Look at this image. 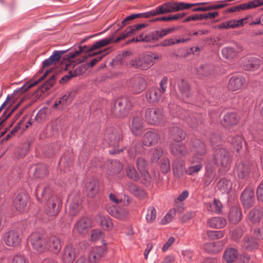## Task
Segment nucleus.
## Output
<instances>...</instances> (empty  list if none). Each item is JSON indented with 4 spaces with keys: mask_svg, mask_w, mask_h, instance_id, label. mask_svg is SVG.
Instances as JSON below:
<instances>
[{
    "mask_svg": "<svg viewBox=\"0 0 263 263\" xmlns=\"http://www.w3.org/2000/svg\"><path fill=\"white\" fill-rule=\"evenodd\" d=\"M51 70H47L44 74L40 77L37 80L33 82H28L26 84H25L23 86H22L20 88L16 89L14 90L13 93L16 94L18 92H21V93H23L24 92L26 91L28 89L30 88L35 86L37 84H38L40 82L42 81L44 78L47 75L48 73L50 72Z\"/></svg>",
    "mask_w": 263,
    "mask_h": 263,
    "instance_id": "58836bf2",
    "label": "nucleus"
},
{
    "mask_svg": "<svg viewBox=\"0 0 263 263\" xmlns=\"http://www.w3.org/2000/svg\"><path fill=\"white\" fill-rule=\"evenodd\" d=\"M238 122V118L236 114L231 112L226 114L223 118L222 124L226 127L233 126Z\"/></svg>",
    "mask_w": 263,
    "mask_h": 263,
    "instance_id": "ea45409f",
    "label": "nucleus"
},
{
    "mask_svg": "<svg viewBox=\"0 0 263 263\" xmlns=\"http://www.w3.org/2000/svg\"><path fill=\"white\" fill-rule=\"evenodd\" d=\"M170 135L175 142H181L185 138V133L181 128L177 126L171 127Z\"/></svg>",
    "mask_w": 263,
    "mask_h": 263,
    "instance_id": "c756f323",
    "label": "nucleus"
},
{
    "mask_svg": "<svg viewBox=\"0 0 263 263\" xmlns=\"http://www.w3.org/2000/svg\"><path fill=\"white\" fill-rule=\"evenodd\" d=\"M131 106V103L127 98L120 97L115 101L111 111L116 117L123 118L128 114Z\"/></svg>",
    "mask_w": 263,
    "mask_h": 263,
    "instance_id": "7ed1b4c3",
    "label": "nucleus"
},
{
    "mask_svg": "<svg viewBox=\"0 0 263 263\" xmlns=\"http://www.w3.org/2000/svg\"><path fill=\"white\" fill-rule=\"evenodd\" d=\"M75 227L79 234L82 235L86 234L91 228L90 220L87 217H82L77 222Z\"/></svg>",
    "mask_w": 263,
    "mask_h": 263,
    "instance_id": "6ab92c4d",
    "label": "nucleus"
},
{
    "mask_svg": "<svg viewBox=\"0 0 263 263\" xmlns=\"http://www.w3.org/2000/svg\"><path fill=\"white\" fill-rule=\"evenodd\" d=\"M100 224L103 229L107 230H111L114 227L112 219L108 215L104 216L101 218Z\"/></svg>",
    "mask_w": 263,
    "mask_h": 263,
    "instance_id": "de8ad7c7",
    "label": "nucleus"
},
{
    "mask_svg": "<svg viewBox=\"0 0 263 263\" xmlns=\"http://www.w3.org/2000/svg\"><path fill=\"white\" fill-rule=\"evenodd\" d=\"M263 217V210L259 206H255L248 214V218L253 223L258 222Z\"/></svg>",
    "mask_w": 263,
    "mask_h": 263,
    "instance_id": "e433bc0d",
    "label": "nucleus"
},
{
    "mask_svg": "<svg viewBox=\"0 0 263 263\" xmlns=\"http://www.w3.org/2000/svg\"><path fill=\"white\" fill-rule=\"evenodd\" d=\"M147 86L146 81L142 77H138L132 79L129 82L130 91L135 94L142 92Z\"/></svg>",
    "mask_w": 263,
    "mask_h": 263,
    "instance_id": "1a4fd4ad",
    "label": "nucleus"
},
{
    "mask_svg": "<svg viewBox=\"0 0 263 263\" xmlns=\"http://www.w3.org/2000/svg\"><path fill=\"white\" fill-rule=\"evenodd\" d=\"M106 165L108 166L107 173L109 175L118 174L122 169V164L118 160H108Z\"/></svg>",
    "mask_w": 263,
    "mask_h": 263,
    "instance_id": "393cba45",
    "label": "nucleus"
},
{
    "mask_svg": "<svg viewBox=\"0 0 263 263\" xmlns=\"http://www.w3.org/2000/svg\"><path fill=\"white\" fill-rule=\"evenodd\" d=\"M171 151L173 155L180 156H185L187 153L185 145L180 142L173 143L171 145Z\"/></svg>",
    "mask_w": 263,
    "mask_h": 263,
    "instance_id": "cd10ccee",
    "label": "nucleus"
},
{
    "mask_svg": "<svg viewBox=\"0 0 263 263\" xmlns=\"http://www.w3.org/2000/svg\"><path fill=\"white\" fill-rule=\"evenodd\" d=\"M79 50H76L74 52H70L68 53V58L69 60H71L76 57L79 55L80 54H81L82 52L85 50L86 52H89V51H87L88 49L90 48L87 46L86 45H84L83 46H79Z\"/></svg>",
    "mask_w": 263,
    "mask_h": 263,
    "instance_id": "4d7b16f0",
    "label": "nucleus"
},
{
    "mask_svg": "<svg viewBox=\"0 0 263 263\" xmlns=\"http://www.w3.org/2000/svg\"><path fill=\"white\" fill-rule=\"evenodd\" d=\"M191 152L194 155L191 161L193 164L196 160H198V157L201 158V160H202V156L206 153L205 145L199 139H195L192 143Z\"/></svg>",
    "mask_w": 263,
    "mask_h": 263,
    "instance_id": "0eeeda50",
    "label": "nucleus"
},
{
    "mask_svg": "<svg viewBox=\"0 0 263 263\" xmlns=\"http://www.w3.org/2000/svg\"><path fill=\"white\" fill-rule=\"evenodd\" d=\"M5 243L10 247H16L20 245L21 236L16 230H12L7 232L4 236Z\"/></svg>",
    "mask_w": 263,
    "mask_h": 263,
    "instance_id": "9d476101",
    "label": "nucleus"
},
{
    "mask_svg": "<svg viewBox=\"0 0 263 263\" xmlns=\"http://www.w3.org/2000/svg\"><path fill=\"white\" fill-rule=\"evenodd\" d=\"M241 46L235 45L233 47H226L221 50V53L226 59H232L237 55V54L242 51Z\"/></svg>",
    "mask_w": 263,
    "mask_h": 263,
    "instance_id": "b1692460",
    "label": "nucleus"
},
{
    "mask_svg": "<svg viewBox=\"0 0 263 263\" xmlns=\"http://www.w3.org/2000/svg\"><path fill=\"white\" fill-rule=\"evenodd\" d=\"M173 170L174 175L178 177L186 174L185 162L181 160H175L173 163Z\"/></svg>",
    "mask_w": 263,
    "mask_h": 263,
    "instance_id": "7c9ffc66",
    "label": "nucleus"
},
{
    "mask_svg": "<svg viewBox=\"0 0 263 263\" xmlns=\"http://www.w3.org/2000/svg\"><path fill=\"white\" fill-rule=\"evenodd\" d=\"M69 202V212L71 216H76L82 209V199L80 193L72 192L67 199Z\"/></svg>",
    "mask_w": 263,
    "mask_h": 263,
    "instance_id": "423d86ee",
    "label": "nucleus"
},
{
    "mask_svg": "<svg viewBox=\"0 0 263 263\" xmlns=\"http://www.w3.org/2000/svg\"><path fill=\"white\" fill-rule=\"evenodd\" d=\"M121 138L120 134L116 130L111 133L108 130L105 135L104 139L109 145L115 147L119 146V143Z\"/></svg>",
    "mask_w": 263,
    "mask_h": 263,
    "instance_id": "4be33fe9",
    "label": "nucleus"
},
{
    "mask_svg": "<svg viewBox=\"0 0 263 263\" xmlns=\"http://www.w3.org/2000/svg\"><path fill=\"white\" fill-rule=\"evenodd\" d=\"M143 120L141 116H136L133 118L130 126L132 133L135 136H140L143 132Z\"/></svg>",
    "mask_w": 263,
    "mask_h": 263,
    "instance_id": "dca6fc26",
    "label": "nucleus"
},
{
    "mask_svg": "<svg viewBox=\"0 0 263 263\" xmlns=\"http://www.w3.org/2000/svg\"><path fill=\"white\" fill-rule=\"evenodd\" d=\"M85 192L89 197H94L99 190V182H86Z\"/></svg>",
    "mask_w": 263,
    "mask_h": 263,
    "instance_id": "4c0bfd02",
    "label": "nucleus"
},
{
    "mask_svg": "<svg viewBox=\"0 0 263 263\" xmlns=\"http://www.w3.org/2000/svg\"><path fill=\"white\" fill-rule=\"evenodd\" d=\"M207 236L211 240L218 239L223 236V232L221 230H210L207 232Z\"/></svg>",
    "mask_w": 263,
    "mask_h": 263,
    "instance_id": "603ef678",
    "label": "nucleus"
},
{
    "mask_svg": "<svg viewBox=\"0 0 263 263\" xmlns=\"http://www.w3.org/2000/svg\"><path fill=\"white\" fill-rule=\"evenodd\" d=\"M245 79L241 76H234L232 77L228 83V88L232 91H236L241 89L245 84Z\"/></svg>",
    "mask_w": 263,
    "mask_h": 263,
    "instance_id": "5701e85b",
    "label": "nucleus"
},
{
    "mask_svg": "<svg viewBox=\"0 0 263 263\" xmlns=\"http://www.w3.org/2000/svg\"><path fill=\"white\" fill-rule=\"evenodd\" d=\"M46 249L54 253H58L62 248L60 239L56 236L46 237Z\"/></svg>",
    "mask_w": 263,
    "mask_h": 263,
    "instance_id": "9b49d317",
    "label": "nucleus"
},
{
    "mask_svg": "<svg viewBox=\"0 0 263 263\" xmlns=\"http://www.w3.org/2000/svg\"><path fill=\"white\" fill-rule=\"evenodd\" d=\"M136 165L138 169L141 174L144 177V179L147 181L152 179L147 170V163L145 160L142 158H138L136 161Z\"/></svg>",
    "mask_w": 263,
    "mask_h": 263,
    "instance_id": "473e14b6",
    "label": "nucleus"
},
{
    "mask_svg": "<svg viewBox=\"0 0 263 263\" xmlns=\"http://www.w3.org/2000/svg\"><path fill=\"white\" fill-rule=\"evenodd\" d=\"M223 206L221 202L217 199L214 198L213 202L210 204L209 206V210L219 214L222 212Z\"/></svg>",
    "mask_w": 263,
    "mask_h": 263,
    "instance_id": "09e8293b",
    "label": "nucleus"
},
{
    "mask_svg": "<svg viewBox=\"0 0 263 263\" xmlns=\"http://www.w3.org/2000/svg\"><path fill=\"white\" fill-rule=\"evenodd\" d=\"M163 154L162 149L160 147H156L152 151V161H157Z\"/></svg>",
    "mask_w": 263,
    "mask_h": 263,
    "instance_id": "e2e57ef3",
    "label": "nucleus"
},
{
    "mask_svg": "<svg viewBox=\"0 0 263 263\" xmlns=\"http://www.w3.org/2000/svg\"><path fill=\"white\" fill-rule=\"evenodd\" d=\"M146 120L150 124L158 125L165 120L162 109L157 108H149L145 112Z\"/></svg>",
    "mask_w": 263,
    "mask_h": 263,
    "instance_id": "39448f33",
    "label": "nucleus"
},
{
    "mask_svg": "<svg viewBox=\"0 0 263 263\" xmlns=\"http://www.w3.org/2000/svg\"><path fill=\"white\" fill-rule=\"evenodd\" d=\"M244 246L248 250L252 251L257 249L258 245L255 238L248 236L244 239Z\"/></svg>",
    "mask_w": 263,
    "mask_h": 263,
    "instance_id": "a18cd8bd",
    "label": "nucleus"
},
{
    "mask_svg": "<svg viewBox=\"0 0 263 263\" xmlns=\"http://www.w3.org/2000/svg\"><path fill=\"white\" fill-rule=\"evenodd\" d=\"M55 76H52L50 78L44 83L40 88L41 91L44 93L47 90L49 89L55 83Z\"/></svg>",
    "mask_w": 263,
    "mask_h": 263,
    "instance_id": "13d9d810",
    "label": "nucleus"
},
{
    "mask_svg": "<svg viewBox=\"0 0 263 263\" xmlns=\"http://www.w3.org/2000/svg\"><path fill=\"white\" fill-rule=\"evenodd\" d=\"M176 212V209L175 208L171 209L168 213H167L166 215L162 219L161 222L163 224H165L172 221V217L173 215H175Z\"/></svg>",
    "mask_w": 263,
    "mask_h": 263,
    "instance_id": "052dcab7",
    "label": "nucleus"
},
{
    "mask_svg": "<svg viewBox=\"0 0 263 263\" xmlns=\"http://www.w3.org/2000/svg\"><path fill=\"white\" fill-rule=\"evenodd\" d=\"M108 212L110 215L116 218L121 219L123 217V214L121 212V210L117 207H109L108 209Z\"/></svg>",
    "mask_w": 263,
    "mask_h": 263,
    "instance_id": "6e6d98bb",
    "label": "nucleus"
},
{
    "mask_svg": "<svg viewBox=\"0 0 263 263\" xmlns=\"http://www.w3.org/2000/svg\"><path fill=\"white\" fill-rule=\"evenodd\" d=\"M178 87L183 98H187L190 96V86L186 82L183 80H180L178 82Z\"/></svg>",
    "mask_w": 263,
    "mask_h": 263,
    "instance_id": "79ce46f5",
    "label": "nucleus"
},
{
    "mask_svg": "<svg viewBox=\"0 0 263 263\" xmlns=\"http://www.w3.org/2000/svg\"><path fill=\"white\" fill-rule=\"evenodd\" d=\"M243 233V231L240 228H235L232 232V239L235 241L238 240L242 236Z\"/></svg>",
    "mask_w": 263,
    "mask_h": 263,
    "instance_id": "338daca9",
    "label": "nucleus"
},
{
    "mask_svg": "<svg viewBox=\"0 0 263 263\" xmlns=\"http://www.w3.org/2000/svg\"><path fill=\"white\" fill-rule=\"evenodd\" d=\"M126 175L128 178L131 179H136L138 177V173L135 167L131 165L127 166L126 169Z\"/></svg>",
    "mask_w": 263,
    "mask_h": 263,
    "instance_id": "680f3d73",
    "label": "nucleus"
},
{
    "mask_svg": "<svg viewBox=\"0 0 263 263\" xmlns=\"http://www.w3.org/2000/svg\"><path fill=\"white\" fill-rule=\"evenodd\" d=\"M216 244L212 242H207L204 245L203 249L209 253H217L218 252L219 249H214V245Z\"/></svg>",
    "mask_w": 263,
    "mask_h": 263,
    "instance_id": "0e129e2a",
    "label": "nucleus"
},
{
    "mask_svg": "<svg viewBox=\"0 0 263 263\" xmlns=\"http://www.w3.org/2000/svg\"><path fill=\"white\" fill-rule=\"evenodd\" d=\"M79 254L77 249L71 245H67L64 249L62 259L64 263H72Z\"/></svg>",
    "mask_w": 263,
    "mask_h": 263,
    "instance_id": "f8f14e48",
    "label": "nucleus"
},
{
    "mask_svg": "<svg viewBox=\"0 0 263 263\" xmlns=\"http://www.w3.org/2000/svg\"><path fill=\"white\" fill-rule=\"evenodd\" d=\"M242 138L240 136H236L232 138L231 141L232 147L236 153H239L242 148Z\"/></svg>",
    "mask_w": 263,
    "mask_h": 263,
    "instance_id": "49530a36",
    "label": "nucleus"
},
{
    "mask_svg": "<svg viewBox=\"0 0 263 263\" xmlns=\"http://www.w3.org/2000/svg\"><path fill=\"white\" fill-rule=\"evenodd\" d=\"M28 201V195L25 193H18L14 200V206L16 210L23 211L26 207Z\"/></svg>",
    "mask_w": 263,
    "mask_h": 263,
    "instance_id": "aec40b11",
    "label": "nucleus"
},
{
    "mask_svg": "<svg viewBox=\"0 0 263 263\" xmlns=\"http://www.w3.org/2000/svg\"><path fill=\"white\" fill-rule=\"evenodd\" d=\"M209 227L213 229H221L226 224V220L221 217H214L210 218L207 221Z\"/></svg>",
    "mask_w": 263,
    "mask_h": 263,
    "instance_id": "c9c22d12",
    "label": "nucleus"
},
{
    "mask_svg": "<svg viewBox=\"0 0 263 263\" xmlns=\"http://www.w3.org/2000/svg\"><path fill=\"white\" fill-rule=\"evenodd\" d=\"M238 256V252L237 249L229 248L224 251L223 258L227 263H232L236 260Z\"/></svg>",
    "mask_w": 263,
    "mask_h": 263,
    "instance_id": "f704fd0d",
    "label": "nucleus"
},
{
    "mask_svg": "<svg viewBox=\"0 0 263 263\" xmlns=\"http://www.w3.org/2000/svg\"><path fill=\"white\" fill-rule=\"evenodd\" d=\"M30 241L34 249L43 252L46 250V237L37 233H33L30 236Z\"/></svg>",
    "mask_w": 263,
    "mask_h": 263,
    "instance_id": "6e6552de",
    "label": "nucleus"
},
{
    "mask_svg": "<svg viewBox=\"0 0 263 263\" xmlns=\"http://www.w3.org/2000/svg\"><path fill=\"white\" fill-rule=\"evenodd\" d=\"M113 40L112 37H109L108 38H105L101 40L98 41L95 43L89 49H88L87 51H92L95 50L100 49L103 47L107 46L109 43H111Z\"/></svg>",
    "mask_w": 263,
    "mask_h": 263,
    "instance_id": "a19ab883",
    "label": "nucleus"
},
{
    "mask_svg": "<svg viewBox=\"0 0 263 263\" xmlns=\"http://www.w3.org/2000/svg\"><path fill=\"white\" fill-rule=\"evenodd\" d=\"M129 192L137 198L142 199L146 194L144 189L137 186L134 182H128L127 184Z\"/></svg>",
    "mask_w": 263,
    "mask_h": 263,
    "instance_id": "a878e982",
    "label": "nucleus"
},
{
    "mask_svg": "<svg viewBox=\"0 0 263 263\" xmlns=\"http://www.w3.org/2000/svg\"><path fill=\"white\" fill-rule=\"evenodd\" d=\"M260 60L256 58H250L243 63V67L246 70L254 71L260 68Z\"/></svg>",
    "mask_w": 263,
    "mask_h": 263,
    "instance_id": "bb28decb",
    "label": "nucleus"
},
{
    "mask_svg": "<svg viewBox=\"0 0 263 263\" xmlns=\"http://www.w3.org/2000/svg\"><path fill=\"white\" fill-rule=\"evenodd\" d=\"M160 139V135L157 131L151 130L146 132L143 137V143L145 146H151L156 144Z\"/></svg>",
    "mask_w": 263,
    "mask_h": 263,
    "instance_id": "a211bd4d",
    "label": "nucleus"
},
{
    "mask_svg": "<svg viewBox=\"0 0 263 263\" xmlns=\"http://www.w3.org/2000/svg\"><path fill=\"white\" fill-rule=\"evenodd\" d=\"M263 5V0H254L248 3L241 4L238 6L231 7L228 9V12L239 11L240 10L252 9Z\"/></svg>",
    "mask_w": 263,
    "mask_h": 263,
    "instance_id": "2eb2a0df",
    "label": "nucleus"
},
{
    "mask_svg": "<svg viewBox=\"0 0 263 263\" xmlns=\"http://www.w3.org/2000/svg\"><path fill=\"white\" fill-rule=\"evenodd\" d=\"M226 4H214L207 7H198L193 9V11H206L211 10L218 9L224 7Z\"/></svg>",
    "mask_w": 263,
    "mask_h": 263,
    "instance_id": "8fccbe9b",
    "label": "nucleus"
},
{
    "mask_svg": "<svg viewBox=\"0 0 263 263\" xmlns=\"http://www.w3.org/2000/svg\"><path fill=\"white\" fill-rule=\"evenodd\" d=\"M11 263H29V261L25 256L17 255L14 256Z\"/></svg>",
    "mask_w": 263,
    "mask_h": 263,
    "instance_id": "774afa93",
    "label": "nucleus"
},
{
    "mask_svg": "<svg viewBox=\"0 0 263 263\" xmlns=\"http://www.w3.org/2000/svg\"><path fill=\"white\" fill-rule=\"evenodd\" d=\"M174 5L175 7V12L184 9H188L192 6H193L192 4L185 3L183 2H174Z\"/></svg>",
    "mask_w": 263,
    "mask_h": 263,
    "instance_id": "bf43d9fd",
    "label": "nucleus"
},
{
    "mask_svg": "<svg viewBox=\"0 0 263 263\" xmlns=\"http://www.w3.org/2000/svg\"><path fill=\"white\" fill-rule=\"evenodd\" d=\"M214 159L216 164L220 167V172L226 173L229 170L231 160L227 150L223 148L216 149L214 154Z\"/></svg>",
    "mask_w": 263,
    "mask_h": 263,
    "instance_id": "f03ea898",
    "label": "nucleus"
},
{
    "mask_svg": "<svg viewBox=\"0 0 263 263\" xmlns=\"http://www.w3.org/2000/svg\"><path fill=\"white\" fill-rule=\"evenodd\" d=\"M11 100V97L9 95H8L5 101L2 104L1 106L0 107V112L3 109H6L5 111L3 112V115H5L6 117L3 119L0 118V126L1 124L4 122L5 120L8 119L11 114L14 111V110L16 109V108L18 107L19 104H17V106L14 107V108H12L11 111L9 113H7V110H8L10 106V104L9 103V102Z\"/></svg>",
    "mask_w": 263,
    "mask_h": 263,
    "instance_id": "72a5a7b5",
    "label": "nucleus"
},
{
    "mask_svg": "<svg viewBox=\"0 0 263 263\" xmlns=\"http://www.w3.org/2000/svg\"><path fill=\"white\" fill-rule=\"evenodd\" d=\"M154 64L152 55L149 54H145L136 57L129 62V65L132 67L141 70H146L152 67Z\"/></svg>",
    "mask_w": 263,
    "mask_h": 263,
    "instance_id": "20e7f679",
    "label": "nucleus"
},
{
    "mask_svg": "<svg viewBox=\"0 0 263 263\" xmlns=\"http://www.w3.org/2000/svg\"><path fill=\"white\" fill-rule=\"evenodd\" d=\"M145 25L143 24H136L133 26H129L127 27L125 30V33H126L128 36L135 34L138 30H140Z\"/></svg>",
    "mask_w": 263,
    "mask_h": 263,
    "instance_id": "864d4df0",
    "label": "nucleus"
},
{
    "mask_svg": "<svg viewBox=\"0 0 263 263\" xmlns=\"http://www.w3.org/2000/svg\"><path fill=\"white\" fill-rule=\"evenodd\" d=\"M64 52V51H54L52 55L48 59L45 60L43 62L42 69L47 68L53 64L55 63L60 60L62 54Z\"/></svg>",
    "mask_w": 263,
    "mask_h": 263,
    "instance_id": "c85d7f7f",
    "label": "nucleus"
},
{
    "mask_svg": "<svg viewBox=\"0 0 263 263\" xmlns=\"http://www.w3.org/2000/svg\"><path fill=\"white\" fill-rule=\"evenodd\" d=\"M251 164L247 161L240 162L237 167V174L240 179H247L251 173Z\"/></svg>",
    "mask_w": 263,
    "mask_h": 263,
    "instance_id": "f3484780",
    "label": "nucleus"
},
{
    "mask_svg": "<svg viewBox=\"0 0 263 263\" xmlns=\"http://www.w3.org/2000/svg\"><path fill=\"white\" fill-rule=\"evenodd\" d=\"M217 187L222 193H228L232 189V182H217Z\"/></svg>",
    "mask_w": 263,
    "mask_h": 263,
    "instance_id": "3c124183",
    "label": "nucleus"
},
{
    "mask_svg": "<svg viewBox=\"0 0 263 263\" xmlns=\"http://www.w3.org/2000/svg\"><path fill=\"white\" fill-rule=\"evenodd\" d=\"M241 201L245 209H249L254 204V192L251 189H246L241 195Z\"/></svg>",
    "mask_w": 263,
    "mask_h": 263,
    "instance_id": "4468645a",
    "label": "nucleus"
},
{
    "mask_svg": "<svg viewBox=\"0 0 263 263\" xmlns=\"http://www.w3.org/2000/svg\"><path fill=\"white\" fill-rule=\"evenodd\" d=\"M51 191L48 185L41 183L36 186L35 194L36 199L40 202L42 201V198L46 199L48 196V199L47 201L45 208V213L50 217H54L59 214L62 205V200L60 196L54 195L49 196Z\"/></svg>",
    "mask_w": 263,
    "mask_h": 263,
    "instance_id": "f257e3e1",
    "label": "nucleus"
},
{
    "mask_svg": "<svg viewBox=\"0 0 263 263\" xmlns=\"http://www.w3.org/2000/svg\"><path fill=\"white\" fill-rule=\"evenodd\" d=\"M156 217V211L154 207L149 206L147 209L146 215V220L147 222L152 223L154 221Z\"/></svg>",
    "mask_w": 263,
    "mask_h": 263,
    "instance_id": "5fc2aeb1",
    "label": "nucleus"
},
{
    "mask_svg": "<svg viewBox=\"0 0 263 263\" xmlns=\"http://www.w3.org/2000/svg\"><path fill=\"white\" fill-rule=\"evenodd\" d=\"M103 246L92 248L88 255V260L90 262L96 263L103 256L105 251L104 240H102Z\"/></svg>",
    "mask_w": 263,
    "mask_h": 263,
    "instance_id": "ddd939ff",
    "label": "nucleus"
},
{
    "mask_svg": "<svg viewBox=\"0 0 263 263\" xmlns=\"http://www.w3.org/2000/svg\"><path fill=\"white\" fill-rule=\"evenodd\" d=\"M228 218L230 222L232 223H238L241 218L240 209L237 206L231 207L230 210Z\"/></svg>",
    "mask_w": 263,
    "mask_h": 263,
    "instance_id": "2f4dec72",
    "label": "nucleus"
},
{
    "mask_svg": "<svg viewBox=\"0 0 263 263\" xmlns=\"http://www.w3.org/2000/svg\"><path fill=\"white\" fill-rule=\"evenodd\" d=\"M192 165L189 167L186 170V174L189 175H194L201 170L202 166L201 164V158L198 157V160L192 164Z\"/></svg>",
    "mask_w": 263,
    "mask_h": 263,
    "instance_id": "37998d69",
    "label": "nucleus"
},
{
    "mask_svg": "<svg viewBox=\"0 0 263 263\" xmlns=\"http://www.w3.org/2000/svg\"><path fill=\"white\" fill-rule=\"evenodd\" d=\"M103 236V234L102 232L100 230H93L92 231L90 239L92 241H97L101 238H102Z\"/></svg>",
    "mask_w": 263,
    "mask_h": 263,
    "instance_id": "69168bd1",
    "label": "nucleus"
},
{
    "mask_svg": "<svg viewBox=\"0 0 263 263\" xmlns=\"http://www.w3.org/2000/svg\"><path fill=\"white\" fill-rule=\"evenodd\" d=\"M162 95V93L159 88H151L146 92V99L149 103L154 104L160 100Z\"/></svg>",
    "mask_w": 263,
    "mask_h": 263,
    "instance_id": "412c9836",
    "label": "nucleus"
},
{
    "mask_svg": "<svg viewBox=\"0 0 263 263\" xmlns=\"http://www.w3.org/2000/svg\"><path fill=\"white\" fill-rule=\"evenodd\" d=\"M176 29V27H172L170 28L156 31L152 33V40H158L159 38H161L163 36L174 32Z\"/></svg>",
    "mask_w": 263,
    "mask_h": 263,
    "instance_id": "c03bdc74",
    "label": "nucleus"
}]
</instances>
